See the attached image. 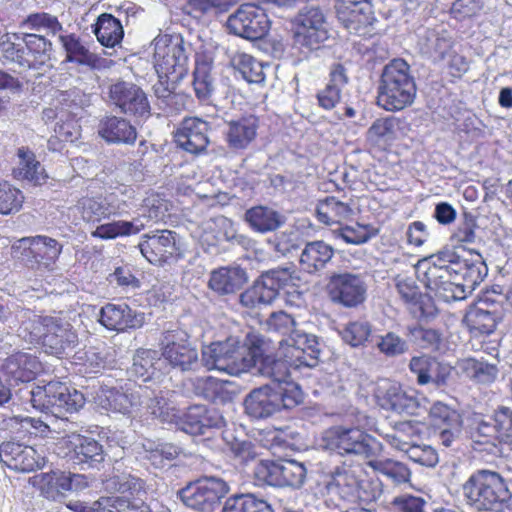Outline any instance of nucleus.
<instances>
[{"mask_svg": "<svg viewBox=\"0 0 512 512\" xmlns=\"http://www.w3.org/2000/svg\"><path fill=\"white\" fill-rule=\"evenodd\" d=\"M0 461L19 472H31L45 464L44 457L33 447L11 441L0 445Z\"/></svg>", "mask_w": 512, "mask_h": 512, "instance_id": "obj_24", "label": "nucleus"}, {"mask_svg": "<svg viewBox=\"0 0 512 512\" xmlns=\"http://www.w3.org/2000/svg\"><path fill=\"white\" fill-rule=\"evenodd\" d=\"M376 398L383 409L399 414L413 415L419 407L418 399L413 393L406 392L399 384L389 381L378 387Z\"/></svg>", "mask_w": 512, "mask_h": 512, "instance_id": "obj_28", "label": "nucleus"}, {"mask_svg": "<svg viewBox=\"0 0 512 512\" xmlns=\"http://www.w3.org/2000/svg\"><path fill=\"white\" fill-rule=\"evenodd\" d=\"M250 228L259 233L275 231L285 222L283 215L268 206H254L248 209L244 215Z\"/></svg>", "mask_w": 512, "mask_h": 512, "instance_id": "obj_46", "label": "nucleus"}, {"mask_svg": "<svg viewBox=\"0 0 512 512\" xmlns=\"http://www.w3.org/2000/svg\"><path fill=\"white\" fill-rule=\"evenodd\" d=\"M419 51L434 62L446 60L453 48V39L442 27L427 28L418 34Z\"/></svg>", "mask_w": 512, "mask_h": 512, "instance_id": "obj_35", "label": "nucleus"}, {"mask_svg": "<svg viewBox=\"0 0 512 512\" xmlns=\"http://www.w3.org/2000/svg\"><path fill=\"white\" fill-rule=\"evenodd\" d=\"M280 351L294 367H315L318 363L320 348L315 335L300 329L292 331L288 337L279 341Z\"/></svg>", "mask_w": 512, "mask_h": 512, "instance_id": "obj_20", "label": "nucleus"}, {"mask_svg": "<svg viewBox=\"0 0 512 512\" xmlns=\"http://www.w3.org/2000/svg\"><path fill=\"white\" fill-rule=\"evenodd\" d=\"M63 245L46 235L23 237L12 246L14 257L26 265L51 271L58 260Z\"/></svg>", "mask_w": 512, "mask_h": 512, "instance_id": "obj_13", "label": "nucleus"}, {"mask_svg": "<svg viewBox=\"0 0 512 512\" xmlns=\"http://www.w3.org/2000/svg\"><path fill=\"white\" fill-rule=\"evenodd\" d=\"M227 28L234 35L248 40H258L268 33L270 21L264 9L248 3L241 5L229 16Z\"/></svg>", "mask_w": 512, "mask_h": 512, "instance_id": "obj_19", "label": "nucleus"}, {"mask_svg": "<svg viewBox=\"0 0 512 512\" xmlns=\"http://www.w3.org/2000/svg\"><path fill=\"white\" fill-rule=\"evenodd\" d=\"M460 367L468 377L483 384L494 382L498 375V368L496 365L474 358L464 359L461 362Z\"/></svg>", "mask_w": 512, "mask_h": 512, "instance_id": "obj_58", "label": "nucleus"}, {"mask_svg": "<svg viewBox=\"0 0 512 512\" xmlns=\"http://www.w3.org/2000/svg\"><path fill=\"white\" fill-rule=\"evenodd\" d=\"M396 289L416 318L426 320L436 315L437 308L432 298L421 294L413 279L398 277L396 279Z\"/></svg>", "mask_w": 512, "mask_h": 512, "instance_id": "obj_30", "label": "nucleus"}, {"mask_svg": "<svg viewBox=\"0 0 512 512\" xmlns=\"http://www.w3.org/2000/svg\"><path fill=\"white\" fill-rule=\"evenodd\" d=\"M305 465L296 460L280 461V487L300 488L306 479Z\"/></svg>", "mask_w": 512, "mask_h": 512, "instance_id": "obj_59", "label": "nucleus"}, {"mask_svg": "<svg viewBox=\"0 0 512 512\" xmlns=\"http://www.w3.org/2000/svg\"><path fill=\"white\" fill-rule=\"evenodd\" d=\"M260 127L259 118L253 114L242 115L227 122L225 140L232 150H245L255 141Z\"/></svg>", "mask_w": 512, "mask_h": 512, "instance_id": "obj_31", "label": "nucleus"}, {"mask_svg": "<svg viewBox=\"0 0 512 512\" xmlns=\"http://www.w3.org/2000/svg\"><path fill=\"white\" fill-rule=\"evenodd\" d=\"M23 26L31 30L44 31L49 35H56L63 29L58 18L47 12L29 14L23 21Z\"/></svg>", "mask_w": 512, "mask_h": 512, "instance_id": "obj_63", "label": "nucleus"}, {"mask_svg": "<svg viewBox=\"0 0 512 512\" xmlns=\"http://www.w3.org/2000/svg\"><path fill=\"white\" fill-rule=\"evenodd\" d=\"M151 416L162 423L174 424L178 429L191 435H204L210 429H221L225 425L222 414L204 405H193L180 411L172 401L161 394L149 404Z\"/></svg>", "mask_w": 512, "mask_h": 512, "instance_id": "obj_2", "label": "nucleus"}, {"mask_svg": "<svg viewBox=\"0 0 512 512\" xmlns=\"http://www.w3.org/2000/svg\"><path fill=\"white\" fill-rule=\"evenodd\" d=\"M353 214L350 204L328 196L320 200L316 206V215L320 222L330 225L347 220Z\"/></svg>", "mask_w": 512, "mask_h": 512, "instance_id": "obj_50", "label": "nucleus"}, {"mask_svg": "<svg viewBox=\"0 0 512 512\" xmlns=\"http://www.w3.org/2000/svg\"><path fill=\"white\" fill-rule=\"evenodd\" d=\"M462 490L467 503L478 511L504 512L512 497L503 477L489 470L473 473Z\"/></svg>", "mask_w": 512, "mask_h": 512, "instance_id": "obj_4", "label": "nucleus"}, {"mask_svg": "<svg viewBox=\"0 0 512 512\" xmlns=\"http://www.w3.org/2000/svg\"><path fill=\"white\" fill-rule=\"evenodd\" d=\"M302 391L298 384H288L286 390H276L272 385L253 389L244 400L246 414L253 419L271 417L282 409H291L301 403Z\"/></svg>", "mask_w": 512, "mask_h": 512, "instance_id": "obj_6", "label": "nucleus"}, {"mask_svg": "<svg viewBox=\"0 0 512 512\" xmlns=\"http://www.w3.org/2000/svg\"><path fill=\"white\" fill-rule=\"evenodd\" d=\"M208 123L197 117L185 118L175 132L178 147L191 154H200L206 150L209 139Z\"/></svg>", "mask_w": 512, "mask_h": 512, "instance_id": "obj_26", "label": "nucleus"}, {"mask_svg": "<svg viewBox=\"0 0 512 512\" xmlns=\"http://www.w3.org/2000/svg\"><path fill=\"white\" fill-rule=\"evenodd\" d=\"M135 190L128 185H119L104 196L110 217H121L134 206Z\"/></svg>", "mask_w": 512, "mask_h": 512, "instance_id": "obj_51", "label": "nucleus"}, {"mask_svg": "<svg viewBox=\"0 0 512 512\" xmlns=\"http://www.w3.org/2000/svg\"><path fill=\"white\" fill-rule=\"evenodd\" d=\"M58 39L66 52V60L81 65L93 66L97 57L81 42L75 34L59 35Z\"/></svg>", "mask_w": 512, "mask_h": 512, "instance_id": "obj_55", "label": "nucleus"}, {"mask_svg": "<svg viewBox=\"0 0 512 512\" xmlns=\"http://www.w3.org/2000/svg\"><path fill=\"white\" fill-rule=\"evenodd\" d=\"M336 13L338 20L345 28L354 33L370 25L373 20L370 0H338Z\"/></svg>", "mask_w": 512, "mask_h": 512, "instance_id": "obj_32", "label": "nucleus"}, {"mask_svg": "<svg viewBox=\"0 0 512 512\" xmlns=\"http://www.w3.org/2000/svg\"><path fill=\"white\" fill-rule=\"evenodd\" d=\"M111 104L122 113L140 119H146L151 114L150 103L146 93L136 84L118 81L109 88Z\"/></svg>", "mask_w": 512, "mask_h": 512, "instance_id": "obj_21", "label": "nucleus"}, {"mask_svg": "<svg viewBox=\"0 0 512 512\" xmlns=\"http://www.w3.org/2000/svg\"><path fill=\"white\" fill-rule=\"evenodd\" d=\"M27 393L33 408L56 417L66 412H77L85 404L81 392L59 381L37 385Z\"/></svg>", "mask_w": 512, "mask_h": 512, "instance_id": "obj_8", "label": "nucleus"}, {"mask_svg": "<svg viewBox=\"0 0 512 512\" xmlns=\"http://www.w3.org/2000/svg\"><path fill=\"white\" fill-rule=\"evenodd\" d=\"M98 134L108 143L133 144L137 138L136 129L122 117L108 116L98 126Z\"/></svg>", "mask_w": 512, "mask_h": 512, "instance_id": "obj_38", "label": "nucleus"}, {"mask_svg": "<svg viewBox=\"0 0 512 512\" xmlns=\"http://www.w3.org/2000/svg\"><path fill=\"white\" fill-rule=\"evenodd\" d=\"M161 394L162 391L156 392L142 385L104 388L97 394L96 403L104 410L123 415H134L142 409L151 415L149 404Z\"/></svg>", "mask_w": 512, "mask_h": 512, "instance_id": "obj_9", "label": "nucleus"}, {"mask_svg": "<svg viewBox=\"0 0 512 512\" xmlns=\"http://www.w3.org/2000/svg\"><path fill=\"white\" fill-rule=\"evenodd\" d=\"M334 256V249L331 245L322 240L308 242L300 255L301 268L314 274L327 267Z\"/></svg>", "mask_w": 512, "mask_h": 512, "instance_id": "obj_39", "label": "nucleus"}, {"mask_svg": "<svg viewBox=\"0 0 512 512\" xmlns=\"http://www.w3.org/2000/svg\"><path fill=\"white\" fill-rule=\"evenodd\" d=\"M229 490L228 483L223 479L205 476L181 489L180 498L187 507L197 512H214Z\"/></svg>", "mask_w": 512, "mask_h": 512, "instance_id": "obj_12", "label": "nucleus"}, {"mask_svg": "<svg viewBox=\"0 0 512 512\" xmlns=\"http://www.w3.org/2000/svg\"><path fill=\"white\" fill-rule=\"evenodd\" d=\"M409 370L416 376L419 385L432 384L438 388L447 384L452 367L432 356L421 355L410 359Z\"/></svg>", "mask_w": 512, "mask_h": 512, "instance_id": "obj_25", "label": "nucleus"}, {"mask_svg": "<svg viewBox=\"0 0 512 512\" xmlns=\"http://www.w3.org/2000/svg\"><path fill=\"white\" fill-rule=\"evenodd\" d=\"M322 440L324 448L340 455L359 454L368 457L378 446L374 437L357 427H332L324 432Z\"/></svg>", "mask_w": 512, "mask_h": 512, "instance_id": "obj_15", "label": "nucleus"}, {"mask_svg": "<svg viewBox=\"0 0 512 512\" xmlns=\"http://www.w3.org/2000/svg\"><path fill=\"white\" fill-rule=\"evenodd\" d=\"M230 63L246 82L251 84L264 82L263 65L251 55L236 51L230 56Z\"/></svg>", "mask_w": 512, "mask_h": 512, "instance_id": "obj_52", "label": "nucleus"}, {"mask_svg": "<svg viewBox=\"0 0 512 512\" xmlns=\"http://www.w3.org/2000/svg\"><path fill=\"white\" fill-rule=\"evenodd\" d=\"M161 355L174 369L192 371L200 365L197 348L183 330H168L161 339Z\"/></svg>", "mask_w": 512, "mask_h": 512, "instance_id": "obj_17", "label": "nucleus"}, {"mask_svg": "<svg viewBox=\"0 0 512 512\" xmlns=\"http://www.w3.org/2000/svg\"><path fill=\"white\" fill-rule=\"evenodd\" d=\"M372 332L370 323L366 320H356L349 322L340 331L342 340L352 347L363 345Z\"/></svg>", "mask_w": 512, "mask_h": 512, "instance_id": "obj_64", "label": "nucleus"}, {"mask_svg": "<svg viewBox=\"0 0 512 512\" xmlns=\"http://www.w3.org/2000/svg\"><path fill=\"white\" fill-rule=\"evenodd\" d=\"M48 325L43 344L48 353L61 357L76 347L78 335L69 322L52 317Z\"/></svg>", "mask_w": 512, "mask_h": 512, "instance_id": "obj_29", "label": "nucleus"}, {"mask_svg": "<svg viewBox=\"0 0 512 512\" xmlns=\"http://www.w3.org/2000/svg\"><path fill=\"white\" fill-rule=\"evenodd\" d=\"M251 344L248 352L251 368H255L262 376L270 378L272 380L270 385L276 390H286L288 384H296L291 377L292 371L301 367L292 366L280 350L278 351L280 358L265 354L264 341L260 338L252 341Z\"/></svg>", "mask_w": 512, "mask_h": 512, "instance_id": "obj_14", "label": "nucleus"}, {"mask_svg": "<svg viewBox=\"0 0 512 512\" xmlns=\"http://www.w3.org/2000/svg\"><path fill=\"white\" fill-rule=\"evenodd\" d=\"M416 91L408 63L403 59H393L382 71L377 104L386 111H400L414 102Z\"/></svg>", "mask_w": 512, "mask_h": 512, "instance_id": "obj_3", "label": "nucleus"}, {"mask_svg": "<svg viewBox=\"0 0 512 512\" xmlns=\"http://www.w3.org/2000/svg\"><path fill=\"white\" fill-rule=\"evenodd\" d=\"M247 281L244 269L237 266L221 267L210 273L209 288L219 295L233 294Z\"/></svg>", "mask_w": 512, "mask_h": 512, "instance_id": "obj_37", "label": "nucleus"}, {"mask_svg": "<svg viewBox=\"0 0 512 512\" xmlns=\"http://www.w3.org/2000/svg\"><path fill=\"white\" fill-rule=\"evenodd\" d=\"M97 40L106 47H115L124 36L121 22L111 14L103 13L93 26Z\"/></svg>", "mask_w": 512, "mask_h": 512, "instance_id": "obj_49", "label": "nucleus"}, {"mask_svg": "<svg viewBox=\"0 0 512 512\" xmlns=\"http://www.w3.org/2000/svg\"><path fill=\"white\" fill-rule=\"evenodd\" d=\"M213 58L208 53H197L193 71V88L197 99L208 102L214 92V79L211 71Z\"/></svg>", "mask_w": 512, "mask_h": 512, "instance_id": "obj_40", "label": "nucleus"}, {"mask_svg": "<svg viewBox=\"0 0 512 512\" xmlns=\"http://www.w3.org/2000/svg\"><path fill=\"white\" fill-rule=\"evenodd\" d=\"M65 443L72 453L71 458L77 464L95 467L104 460L103 447L93 438L73 433L67 436Z\"/></svg>", "mask_w": 512, "mask_h": 512, "instance_id": "obj_36", "label": "nucleus"}, {"mask_svg": "<svg viewBox=\"0 0 512 512\" xmlns=\"http://www.w3.org/2000/svg\"><path fill=\"white\" fill-rule=\"evenodd\" d=\"M347 82L345 68L341 64L335 65L330 72L329 82L317 93L319 106L325 110L333 109L340 102L342 89Z\"/></svg>", "mask_w": 512, "mask_h": 512, "instance_id": "obj_47", "label": "nucleus"}, {"mask_svg": "<svg viewBox=\"0 0 512 512\" xmlns=\"http://www.w3.org/2000/svg\"><path fill=\"white\" fill-rule=\"evenodd\" d=\"M454 277L459 287L463 289L464 299L484 280L488 268L480 254L476 253L471 259L458 254L457 263H453Z\"/></svg>", "mask_w": 512, "mask_h": 512, "instance_id": "obj_34", "label": "nucleus"}, {"mask_svg": "<svg viewBox=\"0 0 512 512\" xmlns=\"http://www.w3.org/2000/svg\"><path fill=\"white\" fill-rule=\"evenodd\" d=\"M152 44L153 63L158 77L181 81L188 73L190 45L180 34H159Z\"/></svg>", "mask_w": 512, "mask_h": 512, "instance_id": "obj_5", "label": "nucleus"}, {"mask_svg": "<svg viewBox=\"0 0 512 512\" xmlns=\"http://www.w3.org/2000/svg\"><path fill=\"white\" fill-rule=\"evenodd\" d=\"M469 435L474 443V449L493 453L497 442H501L499 431L492 418L488 420L476 418L469 426Z\"/></svg>", "mask_w": 512, "mask_h": 512, "instance_id": "obj_44", "label": "nucleus"}, {"mask_svg": "<svg viewBox=\"0 0 512 512\" xmlns=\"http://www.w3.org/2000/svg\"><path fill=\"white\" fill-rule=\"evenodd\" d=\"M362 484L358 479L356 470L349 466L336 467L331 473V479L327 483V489L330 493L339 495L343 500L354 502L359 500H375L376 495L371 498L363 497L360 494Z\"/></svg>", "mask_w": 512, "mask_h": 512, "instance_id": "obj_33", "label": "nucleus"}, {"mask_svg": "<svg viewBox=\"0 0 512 512\" xmlns=\"http://www.w3.org/2000/svg\"><path fill=\"white\" fill-rule=\"evenodd\" d=\"M35 483L42 495L53 501L61 499L66 493V487H69L66 472L63 471L42 473L35 477Z\"/></svg>", "mask_w": 512, "mask_h": 512, "instance_id": "obj_54", "label": "nucleus"}, {"mask_svg": "<svg viewBox=\"0 0 512 512\" xmlns=\"http://www.w3.org/2000/svg\"><path fill=\"white\" fill-rule=\"evenodd\" d=\"M23 41L27 49L28 68H39L50 60L52 44L44 36L25 34Z\"/></svg>", "mask_w": 512, "mask_h": 512, "instance_id": "obj_53", "label": "nucleus"}, {"mask_svg": "<svg viewBox=\"0 0 512 512\" xmlns=\"http://www.w3.org/2000/svg\"><path fill=\"white\" fill-rule=\"evenodd\" d=\"M17 156L19 161L13 169V175L16 179L26 180L35 185H41L46 181L45 169L32 151L21 147L17 151Z\"/></svg>", "mask_w": 512, "mask_h": 512, "instance_id": "obj_45", "label": "nucleus"}, {"mask_svg": "<svg viewBox=\"0 0 512 512\" xmlns=\"http://www.w3.org/2000/svg\"><path fill=\"white\" fill-rule=\"evenodd\" d=\"M99 321L111 331L125 332L141 328L146 322V315L126 303H108L101 308Z\"/></svg>", "mask_w": 512, "mask_h": 512, "instance_id": "obj_23", "label": "nucleus"}, {"mask_svg": "<svg viewBox=\"0 0 512 512\" xmlns=\"http://www.w3.org/2000/svg\"><path fill=\"white\" fill-rule=\"evenodd\" d=\"M106 207L104 196L84 197L77 204L83 220L91 223H99L110 218Z\"/></svg>", "mask_w": 512, "mask_h": 512, "instance_id": "obj_60", "label": "nucleus"}, {"mask_svg": "<svg viewBox=\"0 0 512 512\" xmlns=\"http://www.w3.org/2000/svg\"><path fill=\"white\" fill-rule=\"evenodd\" d=\"M408 337L422 349L437 350L442 341V334L434 328H427L422 325L408 327Z\"/></svg>", "mask_w": 512, "mask_h": 512, "instance_id": "obj_61", "label": "nucleus"}, {"mask_svg": "<svg viewBox=\"0 0 512 512\" xmlns=\"http://www.w3.org/2000/svg\"><path fill=\"white\" fill-rule=\"evenodd\" d=\"M140 211L131 221L114 220L98 225L92 232V236L108 240L136 235L144 230L149 223L162 220L168 211V204L158 194H151L144 199Z\"/></svg>", "mask_w": 512, "mask_h": 512, "instance_id": "obj_7", "label": "nucleus"}, {"mask_svg": "<svg viewBox=\"0 0 512 512\" xmlns=\"http://www.w3.org/2000/svg\"><path fill=\"white\" fill-rule=\"evenodd\" d=\"M399 120L396 117L379 118L366 132L367 143L379 150H387L397 138Z\"/></svg>", "mask_w": 512, "mask_h": 512, "instance_id": "obj_42", "label": "nucleus"}, {"mask_svg": "<svg viewBox=\"0 0 512 512\" xmlns=\"http://www.w3.org/2000/svg\"><path fill=\"white\" fill-rule=\"evenodd\" d=\"M138 247L143 257L154 265L182 258L180 238L171 230H159L142 235Z\"/></svg>", "mask_w": 512, "mask_h": 512, "instance_id": "obj_18", "label": "nucleus"}, {"mask_svg": "<svg viewBox=\"0 0 512 512\" xmlns=\"http://www.w3.org/2000/svg\"><path fill=\"white\" fill-rule=\"evenodd\" d=\"M327 290L332 302L352 308L365 300L367 287L361 275L345 272L333 274Z\"/></svg>", "mask_w": 512, "mask_h": 512, "instance_id": "obj_22", "label": "nucleus"}, {"mask_svg": "<svg viewBox=\"0 0 512 512\" xmlns=\"http://www.w3.org/2000/svg\"><path fill=\"white\" fill-rule=\"evenodd\" d=\"M299 277L290 268H276L263 273L251 287L240 294V303L247 308L271 304L282 289L295 287Z\"/></svg>", "mask_w": 512, "mask_h": 512, "instance_id": "obj_11", "label": "nucleus"}, {"mask_svg": "<svg viewBox=\"0 0 512 512\" xmlns=\"http://www.w3.org/2000/svg\"><path fill=\"white\" fill-rule=\"evenodd\" d=\"M136 449L138 455L142 459L149 461L155 468L165 467L180 454L179 447L172 443L158 442L149 439L144 440Z\"/></svg>", "mask_w": 512, "mask_h": 512, "instance_id": "obj_41", "label": "nucleus"}, {"mask_svg": "<svg viewBox=\"0 0 512 512\" xmlns=\"http://www.w3.org/2000/svg\"><path fill=\"white\" fill-rule=\"evenodd\" d=\"M222 512H273L270 504L254 494H240L225 501Z\"/></svg>", "mask_w": 512, "mask_h": 512, "instance_id": "obj_57", "label": "nucleus"}, {"mask_svg": "<svg viewBox=\"0 0 512 512\" xmlns=\"http://www.w3.org/2000/svg\"><path fill=\"white\" fill-rule=\"evenodd\" d=\"M328 38L323 12L318 7H304L293 24L294 45L303 52L317 49Z\"/></svg>", "mask_w": 512, "mask_h": 512, "instance_id": "obj_16", "label": "nucleus"}, {"mask_svg": "<svg viewBox=\"0 0 512 512\" xmlns=\"http://www.w3.org/2000/svg\"><path fill=\"white\" fill-rule=\"evenodd\" d=\"M1 369L10 382L19 384L34 380L42 371V364L33 353L18 351L5 359Z\"/></svg>", "mask_w": 512, "mask_h": 512, "instance_id": "obj_27", "label": "nucleus"}, {"mask_svg": "<svg viewBox=\"0 0 512 512\" xmlns=\"http://www.w3.org/2000/svg\"><path fill=\"white\" fill-rule=\"evenodd\" d=\"M158 352L151 349H139L133 357L130 374L147 382L155 377V365L159 363Z\"/></svg>", "mask_w": 512, "mask_h": 512, "instance_id": "obj_56", "label": "nucleus"}, {"mask_svg": "<svg viewBox=\"0 0 512 512\" xmlns=\"http://www.w3.org/2000/svg\"><path fill=\"white\" fill-rule=\"evenodd\" d=\"M371 467L378 475L384 477L395 486L409 484L411 482V470L409 467L393 459H373L368 461Z\"/></svg>", "mask_w": 512, "mask_h": 512, "instance_id": "obj_48", "label": "nucleus"}, {"mask_svg": "<svg viewBox=\"0 0 512 512\" xmlns=\"http://www.w3.org/2000/svg\"><path fill=\"white\" fill-rule=\"evenodd\" d=\"M23 201L22 191L7 181H0V215L17 213L21 209Z\"/></svg>", "mask_w": 512, "mask_h": 512, "instance_id": "obj_62", "label": "nucleus"}, {"mask_svg": "<svg viewBox=\"0 0 512 512\" xmlns=\"http://www.w3.org/2000/svg\"><path fill=\"white\" fill-rule=\"evenodd\" d=\"M458 252L444 248L418 261L416 273L419 281L444 302L463 300V289L454 277L453 263H457Z\"/></svg>", "mask_w": 512, "mask_h": 512, "instance_id": "obj_1", "label": "nucleus"}, {"mask_svg": "<svg viewBox=\"0 0 512 512\" xmlns=\"http://www.w3.org/2000/svg\"><path fill=\"white\" fill-rule=\"evenodd\" d=\"M49 316H40L30 310H21L17 314V319L20 321L18 329L19 336L29 343L44 344V338L48 329V324L51 323Z\"/></svg>", "mask_w": 512, "mask_h": 512, "instance_id": "obj_43", "label": "nucleus"}, {"mask_svg": "<svg viewBox=\"0 0 512 512\" xmlns=\"http://www.w3.org/2000/svg\"><path fill=\"white\" fill-rule=\"evenodd\" d=\"M249 349L241 346L235 338L213 342L202 348V362L208 370H218L232 376L251 369Z\"/></svg>", "mask_w": 512, "mask_h": 512, "instance_id": "obj_10", "label": "nucleus"}]
</instances>
